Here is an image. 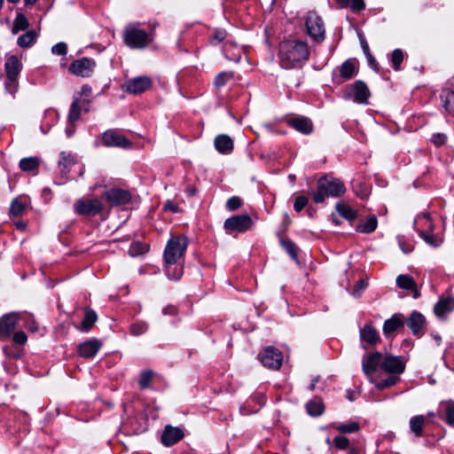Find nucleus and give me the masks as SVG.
Instances as JSON below:
<instances>
[{
	"label": "nucleus",
	"instance_id": "nucleus-1",
	"mask_svg": "<svg viewBox=\"0 0 454 454\" xmlns=\"http://www.w3.org/2000/svg\"><path fill=\"white\" fill-rule=\"evenodd\" d=\"M309 58V49L305 41L289 39L280 43L278 59L285 69L301 67Z\"/></svg>",
	"mask_w": 454,
	"mask_h": 454
},
{
	"label": "nucleus",
	"instance_id": "nucleus-2",
	"mask_svg": "<svg viewBox=\"0 0 454 454\" xmlns=\"http://www.w3.org/2000/svg\"><path fill=\"white\" fill-rule=\"evenodd\" d=\"M345 192V186L341 181L335 178L324 177L319 179L317 190L313 194L316 203H321L325 197H337Z\"/></svg>",
	"mask_w": 454,
	"mask_h": 454
},
{
	"label": "nucleus",
	"instance_id": "nucleus-3",
	"mask_svg": "<svg viewBox=\"0 0 454 454\" xmlns=\"http://www.w3.org/2000/svg\"><path fill=\"white\" fill-rule=\"evenodd\" d=\"M188 246V239L184 236L171 237L164 250L166 264H176L184 257Z\"/></svg>",
	"mask_w": 454,
	"mask_h": 454
},
{
	"label": "nucleus",
	"instance_id": "nucleus-4",
	"mask_svg": "<svg viewBox=\"0 0 454 454\" xmlns=\"http://www.w3.org/2000/svg\"><path fill=\"white\" fill-rule=\"evenodd\" d=\"M22 67L20 58L16 55H6L4 64L6 74L5 90L11 94H14L18 90V76Z\"/></svg>",
	"mask_w": 454,
	"mask_h": 454
},
{
	"label": "nucleus",
	"instance_id": "nucleus-5",
	"mask_svg": "<svg viewBox=\"0 0 454 454\" xmlns=\"http://www.w3.org/2000/svg\"><path fill=\"white\" fill-rule=\"evenodd\" d=\"M125 43L133 49L145 48L150 42L149 35L145 30L135 27H129L124 34Z\"/></svg>",
	"mask_w": 454,
	"mask_h": 454
},
{
	"label": "nucleus",
	"instance_id": "nucleus-6",
	"mask_svg": "<svg viewBox=\"0 0 454 454\" xmlns=\"http://www.w3.org/2000/svg\"><path fill=\"white\" fill-rule=\"evenodd\" d=\"M307 33L315 41H321L325 37V24L322 18L314 12H309L305 21Z\"/></svg>",
	"mask_w": 454,
	"mask_h": 454
},
{
	"label": "nucleus",
	"instance_id": "nucleus-7",
	"mask_svg": "<svg viewBox=\"0 0 454 454\" xmlns=\"http://www.w3.org/2000/svg\"><path fill=\"white\" fill-rule=\"evenodd\" d=\"M252 219L247 215H239L225 220L224 228L228 233L232 231L244 232L252 226Z\"/></svg>",
	"mask_w": 454,
	"mask_h": 454
},
{
	"label": "nucleus",
	"instance_id": "nucleus-8",
	"mask_svg": "<svg viewBox=\"0 0 454 454\" xmlns=\"http://www.w3.org/2000/svg\"><path fill=\"white\" fill-rule=\"evenodd\" d=\"M153 81L149 76H137L128 80L122 86L123 90L131 94H140L149 90Z\"/></svg>",
	"mask_w": 454,
	"mask_h": 454
},
{
	"label": "nucleus",
	"instance_id": "nucleus-9",
	"mask_svg": "<svg viewBox=\"0 0 454 454\" xmlns=\"http://www.w3.org/2000/svg\"><path fill=\"white\" fill-rule=\"evenodd\" d=\"M259 359L263 366L277 370L282 364L283 356L275 348L268 347L260 353Z\"/></svg>",
	"mask_w": 454,
	"mask_h": 454
},
{
	"label": "nucleus",
	"instance_id": "nucleus-10",
	"mask_svg": "<svg viewBox=\"0 0 454 454\" xmlns=\"http://www.w3.org/2000/svg\"><path fill=\"white\" fill-rule=\"evenodd\" d=\"M20 320V314L12 312L0 317V340H7L11 337Z\"/></svg>",
	"mask_w": 454,
	"mask_h": 454
},
{
	"label": "nucleus",
	"instance_id": "nucleus-11",
	"mask_svg": "<svg viewBox=\"0 0 454 454\" xmlns=\"http://www.w3.org/2000/svg\"><path fill=\"white\" fill-rule=\"evenodd\" d=\"M96 67V62L92 59L82 58L74 60L69 67V71L77 76L89 77Z\"/></svg>",
	"mask_w": 454,
	"mask_h": 454
},
{
	"label": "nucleus",
	"instance_id": "nucleus-12",
	"mask_svg": "<svg viewBox=\"0 0 454 454\" xmlns=\"http://www.w3.org/2000/svg\"><path fill=\"white\" fill-rule=\"evenodd\" d=\"M405 364L399 356L392 355H382L381 368L384 372L392 374L399 375L403 372Z\"/></svg>",
	"mask_w": 454,
	"mask_h": 454
},
{
	"label": "nucleus",
	"instance_id": "nucleus-13",
	"mask_svg": "<svg viewBox=\"0 0 454 454\" xmlns=\"http://www.w3.org/2000/svg\"><path fill=\"white\" fill-rule=\"evenodd\" d=\"M103 208L100 200L97 199L79 200L74 204V210L80 215H97Z\"/></svg>",
	"mask_w": 454,
	"mask_h": 454
},
{
	"label": "nucleus",
	"instance_id": "nucleus-14",
	"mask_svg": "<svg viewBox=\"0 0 454 454\" xmlns=\"http://www.w3.org/2000/svg\"><path fill=\"white\" fill-rule=\"evenodd\" d=\"M349 97H354L355 102L358 104L367 103L370 91L367 85L362 81H356L348 89Z\"/></svg>",
	"mask_w": 454,
	"mask_h": 454
},
{
	"label": "nucleus",
	"instance_id": "nucleus-15",
	"mask_svg": "<svg viewBox=\"0 0 454 454\" xmlns=\"http://www.w3.org/2000/svg\"><path fill=\"white\" fill-rule=\"evenodd\" d=\"M184 436L181 428L168 425L161 434V442L164 446L169 447L181 441Z\"/></svg>",
	"mask_w": 454,
	"mask_h": 454
},
{
	"label": "nucleus",
	"instance_id": "nucleus-16",
	"mask_svg": "<svg viewBox=\"0 0 454 454\" xmlns=\"http://www.w3.org/2000/svg\"><path fill=\"white\" fill-rule=\"evenodd\" d=\"M103 143L106 146H117L121 148H129L131 146V143L122 135L109 130L103 134Z\"/></svg>",
	"mask_w": 454,
	"mask_h": 454
},
{
	"label": "nucleus",
	"instance_id": "nucleus-17",
	"mask_svg": "<svg viewBox=\"0 0 454 454\" xmlns=\"http://www.w3.org/2000/svg\"><path fill=\"white\" fill-rule=\"evenodd\" d=\"M102 347V341L98 339H90L80 344L78 351L81 356L91 358L96 356Z\"/></svg>",
	"mask_w": 454,
	"mask_h": 454
},
{
	"label": "nucleus",
	"instance_id": "nucleus-18",
	"mask_svg": "<svg viewBox=\"0 0 454 454\" xmlns=\"http://www.w3.org/2000/svg\"><path fill=\"white\" fill-rule=\"evenodd\" d=\"M382 354L376 352L364 356L363 358V371L364 372L371 377V375L376 371L378 367L381 368Z\"/></svg>",
	"mask_w": 454,
	"mask_h": 454
},
{
	"label": "nucleus",
	"instance_id": "nucleus-19",
	"mask_svg": "<svg viewBox=\"0 0 454 454\" xmlns=\"http://www.w3.org/2000/svg\"><path fill=\"white\" fill-rule=\"evenodd\" d=\"M105 199L113 205L126 204L130 200V195L127 191L121 189H111L104 193Z\"/></svg>",
	"mask_w": 454,
	"mask_h": 454
},
{
	"label": "nucleus",
	"instance_id": "nucleus-20",
	"mask_svg": "<svg viewBox=\"0 0 454 454\" xmlns=\"http://www.w3.org/2000/svg\"><path fill=\"white\" fill-rule=\"evenodd\" d=\"M454 309V298L442 297L434 305V314L439 318H444L445 316Z\"/></svg>",
	"mask_w": 454,
	"mask_h": 454
},
{
	"label": "nucleus",
	"instance_id": "nucleus-21",
	"mask_svg": "<svg viewBox=\"0 0 454 454\" xmlns=\"http://www.w3.org/2000/svg\"><path fill=\"white\" fill-rule=\"evenodd\" d=\"M402 326H403V316L402 314H395L384 322L383 333L388 337Z\"/></svg>",
	"mask_w": 454,
	"mask_h": 454
},
{
	"label": "nucleus",
	"instance_id": "nucleus-22",
	"mask_svg": "<svg viewBox=\"0 0 454 454\" xmlns=\"http://www.w3.org/2000/svg\"><path fill=\"white\" fill-rule=\"evenodd\" d=\"M360 339L362 342L374 345L380 340V335L373 326L365 325L360 329Z\"/></svg>",
	"mask_w": 454,
	"mask_h": 454
},
{
	"label": "nucleus",
	"instance_id": "nucleus-23",
	"mask_svg": "<svg viewBox=\"0 0 454 454\" xmlns=\"http://www.w3.org/2000/svg\"><path fill=\"white\" fill-rule=\"evenodd\" d=\"M407 325L414 335H419L425 325V317L419 312L414 311L408 318Z\"/></svg>",
	"mask_w": 454,
	"mask_h": 454
},
{
	"label": "nucleus",
	"instance_id": "nucleus-24",
	"mask_svg": "<svg viewBox=\"0 0 454 454\" xmlns=\"http://www.w3.org/2000/svg\"><path fill=\"white\" fill-rule=\"evenodd\" d=\"M215 149L223 154H229L233 150V141L227 135H219L215 138Z\"/></svg>",
	"mask_w": 454,
	"mask_h": 454
},
{
	"label": "nucleus",
	"instance_id": "nucleus-25",
	"mask_svg": "<svg viewBox=\"0 0 454 454\" xmlns=\"http://www.w3.org/2000/svg\"><path fill=\"white\" fill-rule=\"evenodd\" d=\"M290 125L303 134H309L312 131V122L309 119L305 117L292 119Z\"/></svg>",
	"mask_w": 454,
	"mask_h": 454
},
{
	"label": "nucleus",
	"instance_id": "nucleus-26",
	"mask_svg": "<svg viewBox=\"0 0 454 454\" xmlns=\"http://www.w3.org/2000/svg\"><path fill=\"white\" fill-rule=\"evenodd\" d=\"M439 412L445 414V421L454 427V401H442L439 404Z\"/></svg>",
	"mask_w": 454,
	"mask_h": 454
},
{
	"label": "nucleus",
	"instance_id": "nucleus-27",
	"mask_svg": "<svg viewBox=\"0 0 454 454\" xmlns=\"http://www.w3.org/2000/svg\"><path fill=\"white\" fill-rule=\"evenodd\" d=\"M414 226L419 231H433L434 224L432 223L429 214L422 213L414 220Z\"/></svg>",
	"mask_w": 454,
	"mask_h": 454
},
{
	"label": "nucleus",
	"instance_id": "nucleus-28",
	"mask_svg": "<svg viewBox=\"0 0 454 454\" xmlns=\"http://www.w3.org/2000/svg\"><path fill=\"white\" fill-rule=\"evenodd\" d=\"M356 74V65L352 59L346 60L340 67V74L345 80L353 78Z\"/></svg>",
	"mask_w": 454,
	"mask_h": 454
},
{
	"label": "nucleus",
	"instance_id": "nucleus-29",
	"mask_svg": "<svg viewBox=\"0 0 454 454\" xmlns=\"http://www.w3.org/2000/svg\"><path fill=\"white\" fill-rule=\"evenodd\" d=\"M441 98L445 110L451 115H454V90H443Z\"/></svg>",
	"mask_w": 454,
	"mask_h": 454
},
{
	"label": "nucleus",
	"instance_id": "nucleus-30",
	"mask_svg": "<svg viewBox=\"0 0 454 454\" xmlns=\"http://www.w3.org/2000/svg\"><path fill=\"white\" fill-rule=\"evenodd\" d=\"M307 411L308 413L312 417H317L320 416L324 410L325 406L321 399L319 398H314L310 400L307 405Z\"/></svg>",
	"mask_w": 454,
	"mask_h": 454
},
{
	"label": "nucleus",
	"instance_id": "nucleus-31",
	"mask_svg": "<svg viewBox=\"0 0 454 454\" xmlns=\"http://www.w3.org/2000/svg\"><path fill=\"white\" fill-rule=\"evenodd\" d=\"M426 423V417L423 415L414 416L410 419V428L416 436H421L423 433V426Z\"/></svg>",
	"mask_w": 454,
	"mask_h": 454
},
{
	"label": "nucleus",
	"instance_id": "nucleus-32",
	"mask_svg": "<svg viewBox=\"0 0 454 454\" xmlns=\"http://www.w3.org/2000/svg\"><path fill=\"white\" fill-rule=\"evenodd\" d=\"M74 164L75 159L73 155L61 153L59 165L63 175H67L70 171L71 167Z\"/></svg>",
	"mask_w": 454,
	"mask_h": 454
},
{
	"label": "nucleus",
	"instance_id": "nucleus-33",
	"mask_svg": "<svg viewBox=\"0 0 454 454\" xmlns=\"http://www.w3.org/2000/svg\"><path fill=\"white\" fill-rule=\"evenodd\" d=\"M378 221L375 215L370 216L364 223L356 226V231L363 233H371L377 228Z\"/></svg>",
	"mask_w": 454,
	"mask_h": 454
},
{
	"label": "nucleus",
	"instance_id": "nucleus-34",
	"mask_svg": "<svg viewBox=\"0 0 454 454\" xmlns=\"http://www.w3.org/2000/svg\"><path fill=\"white\" fill-rule=\"evenodd\" d=\"M165 271L169 279L179 280L183 276V266L180 262L176 264H166Z\"/></svg>",
	"mask_w": 454,
	"mask_h": 454
},
{
	"label": "nucleus",
	"instance_id": "nucleus-35",
	"mask_svg": "<svg viewBox=\"0 0 454 454\" xmlns=\"http://www.w3.org/2000/svg\"><path fill=\"white\" fill-rule=\"evenodd\" d=\"M341 8L350 7L353 12H360L364 9V0H335Z\"/></svg>",
	"mask_w": 454,
	"mask_h": 454
},
{
	"label": "nucleus",
	"instance_id": "nucleus-36",
	"mask_svg": "<svg viewBox=\"0 0 454 454\" xmlns=\"http://www.w3.org/2000/svg\"><path fill=\"white\" fill-rule=\"evenodd\" d=\"M36 36L37 35L34 30L27 31L18 38L17 43L20 47L28 48L34 44Z\"/></svg>",
	"mask_w": 454,
	"mask_h": 454
},
{
	"label": "nucleus",
	"instance_id": "nucleus-37",
	"mask_svg": "<svg viewBox=\"0 0 454 454\" xmlns=\"http://www.w3.org/2000/svg\"><path fill=\"white\" fill-rule=\"evenodd\" d=\"M29 26L27 19L22 13H18L12 27V34L16 35L20 31L27 29Z\"/></svg>",
	"mask_w": 454,
	"mask_h": 454
},
{
	"label": "nucleus",
	"instance_id": "nucleus-38",
	"mask_svg": "<svg viewBox=\"0 0 454 454\" xmlns=\"http://www.w3.org/2000/svg\"><path fill=\"white\" fill-rule=\"evenodd\" d=\"M40 160L37 157L23 158L20 160V168L23 171H32L39 167Z\"/></svg>",
	"mask_w": 454,
	"mask_h": 454
},
{
	"label": "nucleus",
	"instance_id": "nucleus-39",
	"mask_svg": "<svg viewBox=\"0 0 454 454\" xmlns=\"http://www.w3.org/2000/svg\"><path fill=\"white\" fill-rule=\"evenodd\" d=\"M396 285L399 288L411 290L416 287V283L412 277L409 275H399L396 278Z\"/></svg>",
	"mask_w": 454,
	"mask_h": 454
},
{
	"label": "nucleus",
	"instance_id": "nucleus-40",
	"mask_svg": "<svg viewBox=\"0 0 454 454\" xmlns=\"http://www.w3.org/2000/svg\"><path fill=\"white\" fill-rule=\"evenodd\" d=\"M97 318L98 317L94 310L87 309L85 311L84 318L82 322L80 329L84 332L89 331L90 327L94 325V323L97 321Z\"/></svg>",
	"mask_w": 454,
	"mask_h": 454
},
{
	"label": "nucleus",
	"instance_id": "nucleus-41",
	"mask_svg": "<svg viewBox=\"0 0 454 454\" xmlns=\"http://www.w3.org/2000/svg\"><path fill=\"white\" fill-rule=\"evenodd\" d=\"M148 250L149 246L146 243L136 241L130 245L129 254L130 256L136 257L145 254Z\"/></svg>",
	"mask_w": 454,
	"mask_h": 454
},
{
	"label": "nucleus",
	"instance_id": "nucleus-42",
	"mask_svg": "<svg viewBox=\"0 0 454 454\" xmlns=\"http://www.w3.org/2000/svg\"><path fill=\"white\" fill-rule=\"evenodd\" d=\"M335 207L339 215L347 220H353L356 216V212L345 203H338Z\"/></svg>",
	"mask_w": 454,
	"mask_h": 454
},
{
	"label": "nucleus",
	"instance_id": "nucleus-43",
	"mask_svg": "<svg viewBox=\"0 0 454 454\" xmlns=\"http://www.w3.org/2000/svg\"><path fill=\"white\" fill-rule=\"evenodd\" d=\"M420 237L425 242L432 247H439L442 244V239L432 234L430 231H419Z\"/></svg>",
	"mask_w": 454,
	"mask_h": 454
},
{
	"label": "nucleus",
	"instance_id": "nucleus-44",
	"mask_svg": "<svg viewBox=\"0 0 454 454\" xmlns=\"http://www.w3.org/2000/svg\"><path fill=\"white\" fill-rule=\"evenodd\" d=\"M360 428V426L357 422L356 421H353V422H348V423H346V424H340V425H337L335 426V429L341 433V434H351V433H355L356 431H358Z\"/></svg>",
	"mask_w": 454,
	"mask_h": 454
},
{
	"label": "nucleus",
	"instance_id": "nucleus-45",
	"mask_svg": "<svg viewBox=\"0 0 454 454\" xmlns=\"http://www.w3.org/2000/svg\"><path fill=\"white\" fill-rule=\"evenodd\" d=\"M153 376L154 372L153 371H143L138 380L140 388L145 389L149 387Z\"/></svg>",
	"mask_w": 454,
	"mask_h": 454
},
{
	"label": "nucleus",
	"instance_id": "nucleus-46",
	"mask_svg": "<svg viewBox=\"0 0 454 454\" xmlns=\"http://www.w3.org/2000/svg\"><path fill=\"white\" fill-rule=\"evenodd\" d=\"M80 114H81V107L79 106L78 103L76 101H74L71 106L68 116H67L68 122H70L71 124L74 123L76 121L79 120Z\"/></svg>",
	"mask_w": 454,
	"mask_h": 454
},
{
	"label": "nucleus",
	"instance_id": "nucleus-47",
	"mask_svg": "<svg viewBox=\"0 0 454 454\" xmlns=\"http://www.w3.org/2000/svg\"><path fill=\"white\" fill-rule=\"evenodd\" d=\"M232 77H233V74L231 72H222L216 75L214 84L215 87H218V88L223 87Z\"/></svg>",
	"mask_w": 454,
	"mask_h": 454
},
{
	"label": "nucleus",
	"instance_id": "nucleus-48",
	"mask_svg": "<svg viewBox=\"0 0 454 454\" xmlns=\"http://www.w3.org/2000/svg\"><path fill=\"white\" fill-rule=\"evenodd\" d=\"M398 380V376L391 374L387 379L375 382V386L379 389L387 388L395 385Z\"/></svg>",
	"mask_w": 454,
	"mask_h": 454
},
{
	"label": "nucleus",
	"instance_id": "nucleus-49",
	"mask_svg": "<svg viewBox=\"0 0 454 454\" xmlns=\"http://www.w3.org/2000/svg\"><path fill=\"white\" fill-rule=\"evenodd\" d=\"M25 208V203L20 200L19 199H15L12 200L10 207V213L13 215H19Z\"/></svg>",
	"mask_w": 454,
	"mask_h": 454
},
{
	"label": "nucleus",
	"instance_id": "nucleus-50",
	"mask_svg": "<svg viewBox=\"0 0 454 454\" xmlns=\"http://www.w3.org/2000/svg\"><path fill=\"white\" fill-rule=\"evenodd\" d=\"M147 329H148V325L146 323H144V322L136 323L130 326V333L134 336H138V335L145 333L147 331Z\"/></svg>",
	"mask_w": 454,
	"mask_h": 454
},
{
	"label": "nucleus",
	"instance_id": "nucleus-51",
	"mask_svg": "<svg viewBox=\"0 0 454 454\" xmlns=\"http://www.w3.org/2000/svg\"><path fill=\"white\" fill-rule=\"evenodd\" d=\"M403 59V51L399 49H396L393 51L391 61L393 64V67L395 70L399 69V67Z\"/></svg>",
	"mask_w": 454,
	"mask_h": 454
},
{
	"label": "nucleus",
	"instance_id": "nucleus-52",
	"mask_svg": "<svg viewBox=\"0 0 454 454\" xmlns=\"http://www.w3.org/2000/svg\"><path fill=\"white\" fill-rule=\"evenodd\" d=\"M282 247L292 256V258H294V259L296 258L297 249H296L295 245L291 240H283Z\"/></svg>",
	"mask_w": 454,
	"mask_h": 454
},
{
	"label": "nucleus",
	"instance_id": "nucleus-53",
	"mask_svg": "<svg viewBox=\"0 0 454 454\" xmlns=\"http://www.w3.org/2000/svg\"><path fill=\"white\" fill-rule=\"evenodd\" d=\"M367 286V281L364 279H359L354 286L352 294L356 297H359Z\"/></svg>",
	"mask_w": 454,
	"mask_h": 454
},
{
	"label": "nucleus",
	"instance_id": "nucleus-54",
	"mask_svg": "<svg viewBox=\"0 0 454 454\" xmlns=\"http://www.w3.org/2000/svg\"><path fill=\"white\" fill-rule=\"evenodd\" d=\"M308 204V199L305 196H298L296 197L294 204V207L295 211H301L305 206Z\"/></svg>",
	"mask_w": 454,
	"mask_h": 454
},
{
	"label": "nucleus",
	"instance_id": "nucleus-55",
	"mask_svg": "<svg viewBox=\"0 0 454 454\" xmlns=\"http://www.w3.org/2000/svg\"><path fill=\"white\" fill-rule=\"evenodd\" d=\"M335 446L340 450H345L348 447L349 441L345 436H336L333 440Z\"/></svg>",
	"mask_w": 454,
	"mask_h": 454
},
{
	"label": "nucleus",
	"instance_id": "nucleus-56",
	"mask_svg": "<svg viewBox=\"0 0 454 454\" xmlns=\"http://www.w3.org/2000/svg\"><path fill=\"white\" fill-rule=\"evenodd\" d=\"M241 206V200L239 197H231L227 200L226 207L229 210H235Z\"/></svg>",
	"mask_w": 454,
	"mask_h": 454
},
{
	"label": "nucleus",
	"instance_id": "nucleus-57",
	"mask_svg": "<svg viewBox=\"0 0 454 454\" xmlns=\"http://www.w3.org/2000/svg\"><path fill=\"white\" fill-rule=\"evenodd\" d=\"M67 46L65 43H59L51 48V52L57 55H66Z\"/></svg>",
	"mask_w": 454,
	"mask_h": 454
},
{
	"label": "nucleus",
	"instance_id": "nucleus-58",
	"mask_svg": "<svg viewBox=\"0 0 454 454\" xmlns=\"http://www.w3.org/2000/svg\"><path fill=\"white\" fill-rule=\"evenodd\" d=\"M27 335L22 331H19V332L14 333V334L12 336V340L16 344L23 345V344H25L27 342Z\"/></svg>",
	"mask_w": 454,
	"mask_h": 454
},
{
	"label": "nucleus",
	"instance_id": "nucleus-59",
	"mask_svg": "<svg viewBox=\"0 0 454 454\" xmlns=\"http://www.w3.org/2000/svg\"><path fill=\"white\" fill-rule=\"evenodd\" d=\"M432 141L434 145H436L438 146L442 145L446 141V136L444 134H441V133L435 134L433 136Z\"/></svg>",
	"mask_w": 454,
	"mask_h": 454
},
{
	"label": "nucleus",
	"instance_id": "nucleus-60",
	"mask_svg": "<svg viewBox=\"0 0 454 454\" xmlns=\"http://www.w3.org/2000/svg\"><path fill=\"white\" fill-rule=\"evenodd\" d=\"M164 210L169 211L172 213H176V212H178V207L174 202L168 200L164 205Z\"/></svg>",
	"mask_w": 454,
	"mask_h": 454
},
{
	"label": "nucleus",
	"instance_id": "nucleus-61",
	"mask_svg": "<svg viewBox=\"0 0 454 454\" xmlns=\"http://www.w3.org/2000/svg\"><path fill=\"white\" fill-rule=\"evenodd\" d=\"M226 36V34L224 31H217L215 32L213 39H212V42H214L215 43H218L220 42H222L223 40H224Z\"/></svg>",
	"mask_w": 454,
	"mask_h": 454
},
{
	"label": "nucleus",
	"instance_id": "nucleus-62",
	"mask_svg": "<svg viewBox=\"0 0 454 454\" xmlns=\"http://www.w3.org/2000/svg\"><path fill=\"white\" fill-rule=\"evenodd\" d=\"M162 313L164 315H171V316H174L177 313V309L176 307L172 306V305H168L167 307H165L163 309H162Z\"/></svg>",
	"mask_w": 454,
	"mask_h": 454
},
{
	"label": "nucleus",
	"instance_id": "nucleus-63",
	"mask_svg": "<svg viewBox=\"0 0 454 454\" xmlns=\"http://www.w3.org/2000/svg\"><path fill=\"white\" fill-rule=\"evenodd\" d=\"M74 130H75V128H74V123H70L68 122L67 128H66V134L68 137H72L73 134L74 133Z\"/></svg>",
	"mask_w": 454,
	"mask_h": 454
},
{
	"label": "nucleus",
	"instance_id": "nucleus-64",
	"mask_svg": "<svg viewBox=\"0 0 454 454\" xmlns=\"http://www.w3.org/2000/svg\"><path fill=\"white\" fill-rule=\"evenodd\" d=\"M399 244H400V247H401V249L403 250V252L404 254H408V253H410V252L413 249L412 246H411V245L404 246V245L401 242V240H399Z\"/></svg>",
	"mask_w": 454,
	"mask_h": 454
}]
</instances>
